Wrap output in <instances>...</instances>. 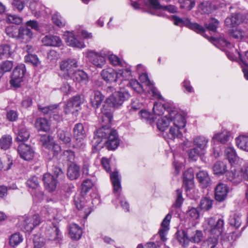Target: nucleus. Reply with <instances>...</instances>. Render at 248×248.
I'll return each mask as SVG.
<instances>
[{"instance_id": "f257e3e1", "label": "nucleus", "mask_w": 248, "mask_h": 248, "mask_svg": "<svg viewBox=\"0 0 248 248\" xmlns=\"http://www.w3.org/2000/svg\"><path fill=\"white\" fill-rule=\"evenodd\" d=\"M103 140H105V146L109 150H115L119 144L116 131L110 128H100L96 130L94 138V142L99 144Z\"/></svg>"}, {"instance_id": "f03ea898", "label": "nucleus", "mask_w": 248, "mask_h": 248, "mask_svg": "<svg viewBox=\"0 0 248 248\" xmlns=\"http://www.w3.org/2000/svg\"><path fill=\"white\" fill-rule=\"evenodd\" d=\"M170 114V118L173 120L174 125L171 126L170 128L168 137L171 140L181 138L182 134L179 132V129L185 126V119L177 110H171Z\"/></svg>"}, {"instance_id": "7ed1b4c3", "label": "nucleus", "mask_w": 248, "mask_h": 248, "mask_svg": "<svg viewBox=\"0 0 248 248\" xmlns=\"http://www.w3.org/2000/svg\"><path fill=\"white\" fill-rule=\"evenodd\" d=\"M130 97V94L126 89L120 88L106 99L105 105L108 108H118Z\"/></svg>"}, {"instance_id": "20e7f679", "label": "nucleus", "mask_w": 248, "mask_h": 248, "mask_svg": "<svg viewBox=\"0 0 248 248\" xmlns=\"http://www.w3.org/2000/svg\"><path fill=\"white\" fill-rule=\"evenodd\" d=\"M64 174L62 170L55 167L53 170V175L46 173L44 175L43 181L46 189L50 192L56 190L58 181L64 178Z\"/></svg>"}, {"instance_id": "39448f33", "label": "nucleus", "mask_w": 248, "mask_h": 248, "mask_svg": "<svg viewBox=\"0 0 248 248\" xmlns=\"http://www.w3.org/2000/svg\"><path fill=\"white\" fill-rule=\"evenodd\" d=\"M188 28L197 33L201 34L204 38L208 39V40L211 42L213 45H221L222 46H225L230 45V42L223 36H220L218 38L208 37L205 33V30L204 28L202 26L197 23H192L190 22Z\"/></svg>"}, {"instance_id": "423d86ee", "label": "nucleus", "mask_w": 248, "mask_h": 248, "mask_svg": "<svg viewBox=\"0 0 248 248\" xmlns=\"http://www.w3.org/2000/svg\"><path fill=\"white\" fill-rule=\"evenodd\" d=\"M224 221L222 218L216 220L213 217L206 219L204 222L206 230L212 235L220 236L224 231Z\"/></svg>"}, {"instance_id": "0eeeda50", "label": "nucleus", "mask_w": 248, "mask_h": 248, "mask_svg": "<svg viewBox=\"0 0 248 248\" xmlns=\"http://www.w3.org/2000/svg\"><path fill=\"white\" fill-rule=\"evenodd\" d=\"M73 136L76 141L73 148L78 151L83 150L85 147L84 139L86 136L83 125L81 123L76 124L73 129Z\"/></svg>"}, {"instance_id": "6e6552de", "label": "nucleus", "mask_w": 248, "mask_h": 248, "mask_svg": "<svg viewBox=\"0 0 248 248\" xmlns=\"http://www.w3.org/2000/svg\"><path fill=\"white\" fill-rule=\"evenodd\" d=\"M202 232L199 230L193 231L188 237L184 232H182V235L177 234L178 241L184 247H187L190 241L194 243H199L202 241Z\"/></svg>"}, {"instance_id": "1a4fd4ad", "label": "nucleus", "mask_w": 248, "mask_h": 248, "mask_svg": "<svg viewBox=\"0 0 248 248\" xmlns=\"http://www.w3.org/2000/svg\"><path fill=\"white\" fill-rule=\"evenodd\" d=\"M26 72V67L24 64H20L14 69L11 77L10 83L11 86L18 88L20 86Z\"/></svg>"}, {"instance_id": "9d476101", "label": "nucleus", "mask_w": 248, "mask_h": 248, "mask_svg": "<svg viewBox=\"0 0 248 248\" xmlns=\"http://www.w3.org/2000/svg\"><path fill=\"white\" fill-rule=\"evenodd\" d=\"M60 67L61 70L63 72V78L67 79L75 71L74 69L78 67V62L74 59L64 60L61 62Z\"/></svg>"}, {"instance_id": "9b49d317", "label": "nucleus", "mask_w": 248, "mask_h": 248, "mask_svg": "<svg viewBox=\"0 0 248 248\" xmlns=\"http://www.w3.org/2000/svg\"><path fill=\"white\" fill-rule=\"evenodd\" d=\"M99 122L101 125L100 128H104V129L110 128L112 115L110 108L104 105L101 112L99 113Z\"/></svg>"}, {"instance_id": "f8f14e48", "label": "nucleus", "mask_w": 248, "mask_h": 248, "mask_svg": "<svg viewBox=\"0 0 248 248\" xmlns=\"http://www.w3.org/2000/svg\"><path fill=\"white\" fill-rule=\"evenodd\" d=\"M81 100L80 96L76 95L70 98L65 105L64 111L66 114L74 113L80 108Z\"/></svg>"}, {"instance_id": "ddd939ff", "label": "nucleus", "mask_w": 248, "mask_h": 248, "mask_svg": "<svg viewBox=\"0 0 248 248\" xmlns=\"http://www.w3.org/2000/svg\"><path fill=\"white\" fill-rule=\"evenodd\" d=\"M58 107L59 105L54 104L44 108L39 107V109L41 110L45 114L49 115L50 119L52 118L55 121H60L62 120V117L60 114L61 110L58 108Z\"/></svg>"}, {"instance_id": "4468645a", "label": "nucleus", "mask_w": 248, "mask_h": 248, "mask_svg": "<svg viewBox=\"0 0 248 248\" xmlns=\"http://www.w3.org/2000/svg\"><path fill=\"white\" fill-rule=\"evenodd\" d=\"M89 61L95 66L102 68L106 63V58L104 55L93 51H91L87 54Z\"/></svg>"}, {"instance_id": "2eb2a0df", "label": "nucleus", "mask_w": 248, "mask_h": 248, "mask_svg": "<svg viewBox=\"0 0 248 248\" xmlns=\"http://www.w3.org/2000/svg\"><path fill=\"white\" fill-rule=\"evenodd\" d=\"M18 153L20 157L26 161L32 159L34 155L33 149L30 146L24 143L18 146Z\"/></svg>"}, {"instance_id": "dca6fc26", "label": "nucleus", "mask_w": 248, "mask_h": 248, "mask_svg": "<svg viewBox=\"0 0 248 248\" xmlns=\"http://www.w3.org/2000/svg\"><path fill=\"white\" fill-rule=\"evenodd\" d=\"M41 219L38 215H34L30 217H26L22 224L23 229L26 232H31L34 227L39 225Z\"/></svg>"}, {"instance_id": "f3484780", "label": "nucleus", "mask_w": 248, "mask_h": 248, "mask_svg": "<svg viewBox=\"0 0 248 248\" xmlns=\"http://www.w3.org/2000/svg\"><path fill=\"white\" fill-rule=\"evenodd\" d=\"M27 185L30 188H32L31 192L32 195L41 198L43 197V193L41 190L40 186L39 184V181L37 177L33 176L29 179L27 182Z\"/></svg>"}, {"instance_id": "a211bd4d", "label": "nucleus", "mask_w": 248, "mask_h": 248, "mask_svg": "<svg viewBox=\"0 0 248 248\" xmlns=\"http://www.w3.org/2000/svg\"><path fill=\"white\" fill-rule=\"evenodd\" d=\"M42 42L46 46H61L62 45V40L59 36L50 34L43 37Z\"/></svg>"}, {"instance_id": "6ab92c4d", "label": "nucleus", "mask_w": 248, "mask_h": 248, "mask_svg": "<svg viewBox=\"0 0 248 248\" xmlns=\"http://www.w3.org/2000/svg\"><path fill=\"white\" fill-rule=\"evenodd\" d=\"M228 193V188L225 184L220 183L215 189V199L219 202H222L226 198Z\"/></svg>"}, {"instance_id": "aec40b11", "label": "nucleus", "mask_w": 248, "mask_h": 248, "mask_svg": "<svg viewBox=\"0 0 248 248\" xmlns=\"http://www.w3.org/2000/svg\"><path fill=\"white\" fill-rule=\"evenodd\" d=\"M171 218V215L168 214L161 223V227L158 232L159 236L163 241L167 240L166 235L169 230V225Z\"/></svg>"}, {"instance_id": "412c9836", "label": "nucleus", "mask_w": 248, "mask_h": 248, "mask_svg": "<svg viewBox=\"0 0 248 248\" xmlns=\"http://www.w3.org/2000/svg\"><path fill=\"white\" fill-rule=\"evenodd\" d=\"M158 0H147L146 5L155 9H162L171 13H174L177 12V8L176 7L172 5L162 6L160 4Z\"/></svg>"}, {"instance_id": "4be33fe9", "label": "nucleus", "mask_w": 248, "mask_h": 248, "mask_svg": "<svg viewBox=\"0 0 248 248\" xmlns=\"http://www.w3.org/2000/svg\"><path fill=\"white\" fill-rule=\"evenodd\" d=\"M172 110L171 108L167 110L168 114L159 118L156 123L158 129L164 131L169 126L170 122H173V120L170 117V112Z\"/></svg>"}, {"instance_id": "5701e85b", "label": "nucleus", "mask_w": 248, "mask_h": 248, "mask_svg": "<svg viewBox=\"0 0 248 248\" xmlns=\"http://www.w3.org/2000/svg\"><path fill=\"white\" fill-rule=\"evenodd\" d=\"M102 78L107 82H115L118 79L117 72L112 68L103 69L101 73Z\"/></svg>"}, {"instance_id": "b1692460", "label": "nucleus", "mask_w": 248, "mask_h": 248, "mask_svg": "<svg viewBox=\"0 0 248 248\" xmlns=\"http://www.w3.org/2000/svg\"><path fill=\"white\" fill-rule=\"evenodd\" d=\"M69 78L72 79L74 81L84 84H87L89 81L87 74L82 70L75 71Z\"/></svg>"}, {"instance_id": "393cba45", "label": "nucleus", "mask_w": 248, "mask_h": 248, "mask_svg": "<svg viewBox=\"0 0 248 248\" xmlns=\"http://www.w3.org/2000/svg\"><path fill=\"white\" fill-rule=\"evenodd\" d=\"M33 33L31 30L26 27H20L18 29L17 38L21 41L27 43L32 38Z\"/></svg>"}, {"instance_id": "a878e982", "label": "nucleus", "mask_w": 248, "mask_h": 248, "mask_svg": "<svg viewBox=\"0 0 248 248\" xmlns=\"http://www.w3.org/2000/svg\"><path fill=\"white\" fill-rule=\"evenodd\" d=\"M75 203L77 208L78 210H83L85 213V217H87L90 213L92 212L91 208L87 205L85 198L81 196L80 198H77L75 199Z\"/></svg>"}, {"instance_id": "bb28decb", "label": "nucleus", "mask_w": 248, "mask_h": 248, "mask_svg": "<svg viewBox=\"0 0 248 248\" xmlns=\"http://www.w3.org/2000/svg\"><path fill=\"white\" fill-rule=\"evenodd\" d=\"M208 141L209 140L207 138L202 136H200L194 138L193 142V144L197 147V148L204 153L203 152L207 147Z\"/></svg>"}, {"instance_id": "cd10ccee", "label": "nucleus", "mask_w": 248, "mask_h": 248, "mask_svg": "<svg viewBox=\"0 0 248 248\" xmlns=\"http://www.w3.org/2000/svg\"><path fill=\"white\" fill-rule=\"evenodd\" d=\"M224 154L231 164H235L237 162L238 157L233 147H227L225 150Z\"/></svg>"}, {"instance_id": "c85d7f7f", "label": "nucleus", "mask_w": 248, "mask_h": 248, "mask_svg": "<svg viewBox=\"0 0 248 248\" xmlns=\"http://www.w3.org/2000/svg\"><path fill=\"white\" fill-rule=\"evenodd\" d=\"M80 175V167L76 164H71L67 170V176L71 180H75Z\"/></svg>"}, {"instance_id": "c756f323", "label": "nucleus", "mask_w": 248, "mask_h": 248, "mask_svg": "<svg viewBox=\"0 0 248 248\" xmlns=\"http://www.w3.org/2000/svg\"><path fill=\"white\" fill-rule=\"evenodd\" d=\"M242 16L239 14H233L231 17L225 19V23L227 26L234 27L242 22Z\"/></svg>"}, {"instance_id": "7c9ffc66", "label": "nucleus", "mask_w": 248, "mask_h": 248, "mask_svg": "<svg viewBox=\"0 0 248 248\" xmlns=\"http://www.w3.org/2000/svg\"><path fill=\"white\" fill-rule=\"evenodd\" d=\"M48 239L55 241L56 243H59L62 239L61 234L59 232L57 225H54L53 227L48 230Z\"/></svg>"}, {"instance_id": "2f4dec72", "label": "nucleus", "mask_w": 248, "mask_h": 248, "mask_svg": "<svg viewBox=\"0 0 248 248\" xmlns=\"http://www.w3.org/2000/svg\"><path fill=\"white\" fill-rule=\"evenodd\" d=\"M241 172L239 171H229L227 173V179L232 182L233 184L237 185L240 183L242 180V176L240 174Z\"/></svg>"}, {"instance_id": "473e14b6", "label": "nucleus", "mask_w": 248, "mask_h": 248, "mask_svg": "<svg viewBox=\"0 0 248 248\" xmlns=\"http://www.w3.org/2000/svg\"><path fill=\"white\" fill-rule=\"evenodd\" d=\"M196 177L203 187H207L210 182V178L208 173L204 170H201L197 173Z\"/></svg>"}, {"instance_id": "72a5a7b5", "label": "nucleus", "mask_w": 248, "mask_h": 248, "mask_svg": "<svg viewBox=\"0 0 248 248\" xmlns=\"http://www.w3.org/2000/svg\"><path fill=\"white\" fill-rule=\"evenodd\" d=\"M81 228L76 224L71 225L69 228V234L73 239L78 240L82 235Z\"/></svg>"}, {"instance_id": "f704fd0d", "label": "nucleus", "mask_w": 248, "mask_h": 248, "mask_svg": "<svg viewBox=\"0 0 248 248\" xmlns=\"http://www.w3.org/2000/svg\"><path fill=\"white\" fill-rule=\"evenodd\" d=\"M227 170V166L223 161L216 162L213 166L214 173L217 175L224 174Z\"/></svg>"}, {"instance_id": "c9c22d12", "label": "nucleus", "mask_w": 248, "mask_h": 248, "mask_svg": "<svg viewBox=\"0 0 248 248\" xmlns=\"http://www.w3.org/2000/svg\"><path fill=\"white\" fill-rule=\"evenodd\" d=\"M110 176L113 186V192L116 193L121 189V182L118 172L114 171L110 174Z\"/></svg>"}, {"instance_id": "e433bc0d", "label": "nucleus", "mask_w": 248, "mask_h": 248, "mask_svg": "<svg viewBox=\"0 0 248 248\" xmlns=\"http://www.w3.org/2000/svg\"><path fill=\"white\" fill-rule=\"evenodd\" d=\"M170 108H171V110H176L171 107H168L166 105L155 103L153 110L155 115L159 116L164 114L165 110L167 112V110Z\"/></svg>"}, {"instance_id": "4c0bfd02", "label": "nucleus", "mask_w": 248, "mask_h": 248, "mask_svg": "<svg viewBox=\"0 0 248 248\" xmlns=\"http://www.w3.org/2000/svg\"><path fill=\"white\" fill-rule=\"evenodd\" d=\"M236 143L240 149L248 152V136H239L236 139Z\"/></svg>"}, {"instance_id": "58836bf2", "label": "nucleus", "mask_w": 248, "mask_h": 248, "mask_svg": "<svg viewBox=\"0 0 248 248\" xmlns=\"http://www.w3.org/2000/svg\"><path fill=\"white\" fill-rule=\"evenodd\" d=\"M104 99V96L100 91H95L94 93V96L93 98L91 99L92 106L94 108H98L102 103Z\"/></svg>"}, {"instance_id": "ea45409f", "label": "nucleus", "mask_w": 248, "mask_h": 248, "mask_svg": "<svg viewBox=\"0 0 248 248\" xmlns=\"http://www.w3.org/2000/svg\"><path fill=\"white\" fill-rule=\"evenodd\" d=\"M30 137L29 132L27 129L23 125L19 127L16 140L17 141H25L27 140Z\"/></svg>"}, {"instance_id": "a19ab883", "label": "nucleus", "mask_w": 248, "mask_h": 248, "mask_svg": "<svg viewBox=\"0 0 248 248\" xmlns=\"http://www.w3.org/2000/svg\"><path fill=\"white\" fill-rule=\"evenodd\" d=\"M36 127L39 130L47 132L49 130L50 126L47 121L44 118H40L37 119L35 123Z\"/></svg>"}, {"instance_id": "79ce46f5", "label": "nucleus", "mask_w": 248, "mask_h": 248, "mask_svg": "<svg viewBox=\"0 0 248 248\" xmlns=\"http://www.w3.org/2000/svg\"><path fill=\"white\" fill-rule=\"evenodd\" d=\"M229 140V135L227 132L217 133L214 135L212 140L219 142L222 144H225Z\"/></svg>"}, {"instance_id": "37998d69", "label": "nucleus", "mask_w": 248, "mask_h": 248, "mask_svg": "<svg viewBox=\"0 0 248 248\" xmlns=\"http://www.w3.org/2000/svg\"><path fill=\"white\" fill-rule=\"evenodd\" d=\"M12 143V138L10 135H4L0 139V147L6 150L9 149Z\"/></svg>"}, {"instance_id": "c03bdc74", "label": "nucleus", "mask_w": 248, "mask_h": 248, "mask_svg": "<svg viewBox=\"0 0 248 248\" xmlns=\"http://www.w3.org/2000/svg\"><path fill=\"white\" fill-rule=\"evenodd\" d=\"M40 141L42 143V146L47 149L50 148L54 142L53 138L46 134L41 137Z\"/></svg>"}, {"instance_id": "a18cd8bd", "label": "nucleus", "mask_w": 248, "mask_h": 248, "mask_svg": "<svg viewBox=\"0 0 248 248\" xmlns=\"http://www.w3.org/2000/svg\"><path fill=\"white\" fill-rule=\"evenodd\" d=\"M172 18L174 21V24L180 27L185 26L188 28L191 22L187 18H180L176 16H172Z\"/></svg>"}, {"instance_id": "49530a36", "label": "nucleus", "mask_w": 248, "mask_h": 248, "mask_svg": "<svg viewBox=\"0 0 248 248\" xmlns=\"http://www.w3.org/2000/svg\"><path fill=\"white\" fill-rule=\"evenodd\" d=\"M204 153L201 152L197 148H193L188 150V155L191 161H196L198 157L203 155Z\"/></svg>"}, {"instance_id": "de8ad7c7", "label": "nucleus", "mask_w": 248, "mask_h": 248, "mask_svg": "<svg viewBox=\"0 0 248 248\" xmlns=\"http://www.w3.org/2000/svg\"><path fill=\"white\" fill-rule=\"evenodd\" d=\"M75 155L74 153L71 150L64 151L62 155V159L71 164H74Z\"/></svg>"}, {"instance_id": "09e8293b", "label": "nucleus", "mask_w": 248, "mask_h": 248, "mask_svg": "<svg viewBox=\"0 0 248 248\" xmlns=\"http://www.w3.org/2000/svg\"><path fill=\"white\" fill-rule=\"evenodd\" d=\"M31 48H29L27 50L28 54L25 56V61L32 64L34 65H37L39 63V59L37 56L31 54Z\"/></svg>"}, {"instance_id": "8fccbe9b", "label": "nucleus", "mask_w": 248, "mask_h": 248, "mask_svg": "<svg viewBox=\"0 0 248 248\" xmlns=\"http://www.w3.org/2000/svg\"><path fill=\"white\" fill-rule=\"evenodd\" d=\"M213 202V201L208 198H203L201 200L200 208L203 210H208L212 208Z\"/></svg>"}, {"instance_id": "3c124183", "label": "nucleus", "mask_w": 248, "mask_h": 248, "mask_svg": "<svg viewBox=\"0 0 248 248\" xmlns=\"http://www.w3.org/2000/svg\"><path fill=\"white\" fill-rule=\"evenodd\" d=\"M117 74L118 79L122 78V80H129L131 78V72L128 68L119 70Z\"/></svg>"}, {"instance_id": "603ef678", "label": "nucleus", "mask_w": 248, "mask_h": 248, "mask_svg": "<svg viewBox=\"0 0 248 248\" xmlns=\"http://www.w3.org/2000/svg\"><path fill=\"white\" fill-rule=\"evenodd\" d=\"M199 10L203 14H208L212 11V7L210 2L203 1L200 2L199 6Z\"/></svg>"}, {"instance_id": "864d4df0", "label": "nucleus", "mask_w": 248, "mask_h": 248, "mask_svg": "<svg viewBox=\"0 0 248 248\" xmlns=\"http://www.w3.org/2000/svg\"><path fill=\"white\" fill-rule=\"evenodd\" d=\"M22 240V236L19 233H15L10 236L9 243L11 246L15 247L21 243Z\"/></svg>"}, {"instance_id": "5fc2aeb1", "label": "nucleus", "mask_w": 248, "mask_h": 248, "mask_svg": "<svg viewBox=\"0 0 248 248\" xmlns=\"http://www.w3.org/2000/svg\"><path fill=\"white\" fill-rule=\"evenodd\" d=\"M241 222V216L237 214H234L230 217L229 222L231 226L237 228L240 226Z\"/></svg>"}, {"instance_id": "6e6d98bb", "label": "nucleus", "mask_w": 248, "mask_h": 248, "mask_svg": "<svg viewBox=\"0 0 248 248\" xmlns=\"http://www.w3.org/2000/svg\"><path fill=\"white\" fill-rule=\"evenodd\" d=\"M34 248H44L45 239L38 234L34 235L33 238Z\"/></svg>"}, {"instance_id": "4d7b16f0", "label": "nucleus", "mask_w": 248, "mask_h": 248, "mask_svg": "<svg viewBox=\"0 0 248 248\" xmlns=\"http://www.w3.org/2000/svg\"><path fill=\"white\" fill-rule=\"evenodd\" d=\"M53 22L60 27H63L65 24V22L62 19L61 16L59 13H55L52 17Z\"/></svg>"}, {"instance_id": "13d9d810", "label": "nucleus", "mask_w": 248, "mask_h": 248, "mask_svg": "<svg viewBox=\"0 0 248 248\" xmlns=\"http://www.w3.org/2000/svg\"><path fill=\"white\" fill-rule=\"evenodd\" d=\"M6 20L8 23L19 24L22 22V18L15 15H7Z\"/></svg>"}, {"instance_id": "bf43d9fd", "label": "nucleus", "mask_w": 248, "mask_h": 248, "mask_svg": "<svg viewBox=\"0 0 248 248\" xmlns=\"http://www.w3.org/2000/svg\"><path fill=\"white\" fill-rule=\"evenodd\" d=\"M58 137L60 140L64 143H69L71 141L69 134L62 130L60 129L58 131Z\"/></svg>"}, {"instance_id": "052dcab7", "label": "nucleus", "mask_w": 248, "mask_h": 248, "mask_svg": "<svg viewBox=\"0 0 248 248\" xmlns=\"http://www.w3.org/2000/svg\"><path fill=\"white\" fill-rule=\"evenodd\" d=\"M13 66L12 62L6 61L3 62L0 64V73L2 75V74L5 72H9L11 70Z\"/></svg>"}, {"instance_id": "680f3d73", "label": "nucleus", "mask_w": 248, "mask_h": 248, "mask_svg": "<svg viewBox=\"0 0 248 248\" xmlns=\"http://www.w3.org/2000/svg\"><path fill=\"white\" fill-rule=\"evenodd\" d=\"M18 29L16 26H11L7 27L5 29L6 34L10 37H17L18 33Z\"/></svg>"}, {"instance_id": "e2e57ef3", "label": "nucleus", "mask_w": 248, "mask_h": 248, "mask_svg": "<svg viewBox=\"0 0 248 248\" xmlns=\"http://www.w3.org/2000/svg\"><path fill=\"white\" fill-rule=\"evenodd\" d=\"M83 173L86 175L93 176L94 171L93 169V167L91 166L89 162L85 161L82 167Z\"/></svg>"}, {"instance_id": "0e129e2a", "label": "nucleus", "mask_w": 248, "mask_h": 248, "mask_svg": "<svg viewBox=\"0 0 248 248\" xmlns=\"http://www.w3.org/2000/svg\"><path fill=\"white\" fill-rule=\"evenodd\" d=\"M108 59L109 62L113 66H122V60L117 55L111 54L108 55Z\"/></svg>"}, {"instance_id": "69168bd1", "label": "nucleus", "mask_w": 248, "mask_h": 248, "mask_svg": "<svg viewBox=\"0 0 248 248\" xmlns=\"http://www.w3.org/2000/svg\"><path fill=\"white\" fill-rule=\"evenodd\" d=\"M219 22L217 20L212 18L209 21V23H205V26L209 31L216 32L217 29L218 28Z\"/></svg>"}, {"instance_id": "338daca9", "label": "nucleus", "mask_w": 248, "mask_h": 248, "mask_svg": "<svg viewBox=\"0 0 248 248\" xmlns=\"http://www.w3.org/2000/svg\"><path fill=\"white\" fill-rule=\"evenodd\" d=\"M180 7L187 10H190L194 6V0H179Z\"/></svg>"}, {"instance_id": "774afa93", "label": "nucleus", "mask_w": 248, "mask_h": 248, "mask_svg": "<svg viewBox=\"0 0 248 248\" xmlns=\"http://www.w3.org/2000/svg\"><path fill=\"white\" fill-rule=\"evenodd\" d=\"M218 237L213 235L208 238L204 242L207 245V248H214L217 244Z\"/></svg>"}]
</instances>
